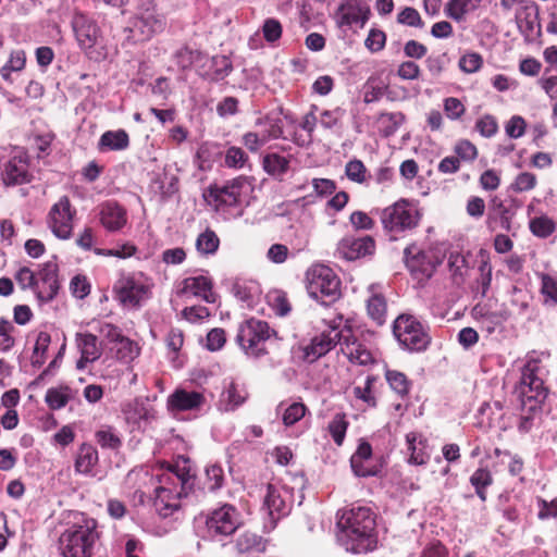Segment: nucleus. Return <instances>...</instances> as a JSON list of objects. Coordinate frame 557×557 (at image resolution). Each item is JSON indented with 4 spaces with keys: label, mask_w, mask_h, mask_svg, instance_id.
I'll return each instance as SVG.
<instances>
[{
    "label": "nucleus",
    "mask_w": 557,
    "mask_h": 557,
    "mask_svg": "<svg viewBox=\"0 0 557 557\" xmlns=\"http://www.w3.org/2000/svg\"><path fill=\"white\" fill-rule=\"evenodd\" d=\"M350 467L357 476H374L377 468L372 465V447L368 442H361L350 458Z\"/></svg>",
    "instance_id": "24"
},
{
    "label": "nucleus",
    "mask_w": 557,
    "mask_h": 557,
    "mask_svg": "<svg viewBox=\"0 0 557 557\" xmlns=\"http://www.w3.org/2000/svg\"><path fill=\"white\" fill-rule=\"evenodd\" d=\"M470 483L474 488H487L493 483V476L487 468L476 469L470 476Z\"/></svg>",
    "instance_id": "59"
},
{
    "label": "nucleus",
    "mask_w": 557,
    "mask_h": 557,
    "mask_svg": "<svg viewBox=\"0 0 557 557\" xmlns=\"http://www.w3.org/2000/svg\"><path fill=\"white\" fill-rule=\"evenodd\" d=\"M219 245L218 235L210 228L200 233L196 239V249L201 256L214 255Z\"/></svg>",
    "instance_id": "36"
},
{
    "label": "nucleus",
    "mask_w": 557,
    "mask_h": 557,
    "mask_svg": "<svg viewBox=\"0 0 557 557\" xmlns=\"http://www.w3.org/2000/svg\"><path fill=\"white\" fill-rule=\"evenodd\" d=\"M98 537L97 521L82 513L74 524L61 534V554L63 557H91Z\"/></svg>",
    "instance_id": "3"
},
{
    "label": "nucleus",
    "mask_w": 557,
    "mask_h": 557,
    "mask_svg": "<svg viewBox=\"0 0 557 557\" xmlns=\"http://www.w3.org/2000/svg\"><path fill=\"white\" fill-rule=\"evenodd\" d=\"M393 332L399 344L409 351L425 350L431 341L424 326L410 314L399 315L394 322Z\"/></svg>",
    "instance_id": "8"
},
{
    "label": "nucleus",
    "mask_w": 557,
    "mask_h": 557,
    "mask_svg": "<svg viewBox=\"0 0 557 557\" xmlns=\"http://www.w3.org/2000/svg\"><path fill=\"white\" fill-rule=\"evenodd\" d=\"M99 220L108 232H119L127 223L126 210L117 202L107 201L99 207Z\"/></svg>",
    "instance_id": "21"
},
{
    "label": "nucleus",
    "mask_w": 557,
    "mask_h": 557,
    "mask_svg": "<svg viewBox=\"0 0 557 557\" xmlns=\"http://www.w3.org/2000/svg\"><path fill=\"white\" fill-rule=\"evenodd\" d=\"M50 343L51 336L47 332L38 333L32 356L33 366L41 367L45 363Z\"/></svg>",
    "instance_id": "42"
},
{
    "label": "nucleus",
    "mask_w": 557,
    "mask_h": 557,
    "mask_svg": "<svg viewBox=\"0 0 557 557\" xmlns=\"http://www.w3.org/2000/svg\"><path fill=\"white\" fill-rule=\"evenodd\" d=\"M246 399V393L238 391L232 382L221 395V401L225 403V410H234Z\"/></svg>",
    "instance_id": "46"
},
{
    "label": "nucleus",
    "mask_w": 557,
    "mask_h": 557,
    "mask_svg": "<svg viewBox=\"0 0 557 557\" xmlns=\"http://www.w3.org/2000/svg\"><path fill=\"white\" fill-rule=\"evenodd\" d=\"M482 57L479 53H467L459 60V67L466 73H474L482 66Z\"/></svg>",
    "instance_id": "62"
},
{
    "label": "nucleus",
    "mask_w": 557,
    "mask_h": 557,
    "mask_svg": "<svg viewBox=\"0 0 557 557\" xmlns=\"http://www.w3.org/2000/svg\"><path fill=\"white\" fill-rule=\"evenodd\" d=\"M341 351L351 361L361 366L372 362L371 352L359 343L349 329V336L342 337Z\"/></svg>",
    "instance_id": "26"
},
{
    "label": "nucleus",
    "mask_w": 557,
    "mask_h": 557,
    "mask_svg": "<svg viewBox=\"0 0 557 557\" xmlns=\"http://www.w3.org/2000/svg\"><path fill=\"white\" fill-rule=\"evenodd\" d=\"M456 157L459 158V161H472L475 159L478 151L475 146L469 140H461L455 146Z\"/></svg>",
    "instance_id": "61"
},
{
    "label": "nucleus",
    "mask_w": 557,
    "mask_h": 557,
    "mask_svg": "<svg viewBox=\"0 0 557 557\" xmlns=\"http://www.w3.org/2000/svg\"><path fill=\"white\" fill-rule=\"evenodd\" d=\"M165 25L164 15L158 11L153 1L148 0L138 7L128 29L135 41H146L163 32Z\"/></svg>",
    "instance_id": "7"
},
{
    "label": "nucleus",
    "mask_w": 557,
    "mask_h": 557,
    "mask_svg": "<svg viewBox=\"0 0 557 557\" xmlns=\"http://www.w3.org/2000/svg\"><path fill=\"white\" fill-rule=\"evenodd\" d=\"M195 483L189 470H171L161 478V485L156 488L153 506L163 518L171 516L180 508V500L187 496Z\"/></svg>",
    "instance_id": "2"
},
{
    "label": "nucleus",
    "mask_w": 557,
    "mask_h": 557,
    "mask_svg": "<svg viewBox=\"0 0 557 557\" xmlns=\"http://www.w3.org/2000/svg\"><path fill=\"white\" fill-rule=\"evenodd\" d=\"M374 240L370 236H346L337 245L336 255L347 261H354L374 251Z\"/></svg>",
    "instance_id": "17"
},
{
    "label": "nucleus",
    "mask_w": 557,
    "mask_h": 557,
    "mask_svg": "<svg viewBox=\"0 0 557 557\" xmlns=\"http://www.w3.org/2000/svg\"><path fill=\"white\" fill-rule=\"evenodd\" d=\"M74 214L75 211L72 210L70 200L65 196L52 206L48 214V225L58 238L67 239L71 237Z\"/></svg>",
    "instance_id": "15"
},
{
    "label": "nucleus",
    "mask_w": 557,
    "mask_h": 557,
    "mask_svg": "<svg viewBox=\"0 0 557 557\" xmlns=\"http://www.w3.org/2000/svg\"><path fill=\"white\" fill-rule=\"evenodd\" d=\"M385 376L391 388L399 396L404 397L409 393L410 382L403 372L387 370Z\"/></svg>",
    "instance_id": "45"
},
{
    "label": "nucleus",
    "mask_w": 557,
    "mask_h": 557,
    "mask_svg": "<svg viewBox=\"0 0 557 557\" xmlns=\"http://www.w3.org/2000/svg\"><path fill=\"white\" fill-rule=\"evenodd\" d=\"M472 314L480 327L488 334L494 333L509 318L507 310L488 311L482 306H475L472 309Z\"/></svg>",
    "instance_id": "27"
},
{
    "label": "nucleus",
    "mask_w": 557,
    "mask_h": 557,
    "mask_svg": "<svg viewBox=\"0 0 557 557\" xmlns=\"http://www.w3.org/2000/svg\"><path fill=\"white\" fill-rule=\"evenodd\" d=\"M72 26L82 49H90L96 46L100 30L94 21L84 14H75Z\"/></svg>",
    "instance_id": "19"
},
{
    "label": "nucleus",
    "mask_w": 557,
    "mask_h": 557,
    "mask_svg": "<svg viewBox=\"0 0 557 557\" xmlns=\"http://www.w3.org/2000/svg\"><path fill=\"white\" fill-rule=\"evenodd\" d=\"M263 169L269 174L284 173L289 171V160L277 153H270L263 159Z\"/></svg>",
    "instance_id": "47"
},
{
    "label": "nucleus",
    "mask_w": 557,
    "mask_h": 557,
    "mask_svg": "<svg viewBox=\"0 0 557 557\" xmlns=\"http://www.w3.org/2000/svg\"><path fill=\"white\" fill-rule=\"evenodd\" d=\"M375 513L368 506L352 505L337 511V540L354 554L368 553L377 544Z\"/></svg>",
    "instance_id": "1"
},
{
    "label": "nucleus",
    "mask_w": 557,
    "mask_h": 557,
    "mask_svg": "<svg viewBox=\"0 0 557 557\" xmlns=\"http://www.w3.org/2000/svg\"><path fill=\"white\" fill-rule=\"evenodd\" d=\"M116 299L125 307H137L148 298L149 286L141 275L123 274L113 286Z\"/></svg>",
    "instance_id": "11"
},
{
    "label": "nucleus",
    "mask_w": 557,
    "mask_h": 557,
    "mask_svg": "<svg viewBox=\"0 0 557 557\" xmlns=\"http://www.w3.org/2000/svg\"><path fill=\"white\" fill-rule=\"evenodd\" d=\"M177 177L176 176H156L151 182V189L154 194L160 195L162 198L170 197L177 191Z\"/></svg>",
    "instance_id": "40"
},
{
    "label": "nucleus",
    "mask_w": 557,
    "mask_h": 557,
    "mask_svg": "<svg viewBox=\"0 0 557 557\" xmlns=\"http://www.w3.org/2000/svg\"><path fill=\"white\" fill-rule=\"evenodd\" d=\"M448 268L455 280H462L467 271L466 258L460 253L451 252L448 257Z\"/></svg>",
    "instance_id": "57"
},
{
    "label": "nucleus",
    "mask_w": 557,
    "mask_h": 557,
    "mask_svg": "<svg viewBox=\"0 0 557 557\" xmlns=\"http://www.w3.org/2000/svg\"><path fill=\"white\" fill-rule=\"evenodd\" d=\"M546 368L537 359H530L522 368L520 395L523 410L535 411L547 397Z\"/></svg>",
    "instance_id": "4"
},
{
    "label": "nucleus",
    "mask_w": 557,
    "mask_h": 557,
    "mask_svg": "<svg viewBox=\"0 0 557 557\" xmlns=\"http://www.w3.org/2000/svg\"><path fill=\"white\" fill-rule=\"evenodd\" d=\"M404 259L407 269L419 282L429 280L438 264L437 258L432 252L423 251L416 245L405 248Z\"/></svg>",
    "instance_id": "13"
},
{
    "label": "nucleus",
    "mask_w": 557,
    "mask_h": 557,
    "mask_svg": "<svg viewBox=\"0 0 557 557\" xmlns=\"http://www.w3.org/2000/svg\"><path fill=\"white\" fill-rule=\"evenodd\" d=\"M555 228L554 222L547 216L534 218L530 221L531 232L541 238L548 237Z\"/></svg>",
    "instance_id": "50"
},
{
    "label": "nucleus",
    "mask_w": 557,
    "mask_h": 557,
    "mask_svg": "<svg viewBox=\"0 0 557 557\" xmlns=\"http://www.w3.org/2000/svg\"><path fill=\"white\" fill-rule=\"evenodd\" d=\"M282 25L278 20L270 17L267 18L262 26V34L268 42H275L282 36Z\"/></svg>",
    "instance_id": "54"
},
{
    "label": "nucleus",
    "mask_w": 557,
    "mask_h": 557,
    "mask_svg": "<svg viewBox=\"0 0 557 557\" xmlns=\"http://www.w3.org/2000/svg\"><path fill=\"white\" fill-rule=\"evenodd\" d=\"M226 342L225 332L223 329H212L207 334V344L206 347L211 351H216L221 349Z\"/></svg>",
    "instance_id": "64"
},
{
    "label": "nucleus",
    "mask_w": 557,
    "mask_h": 557,
    "mask_svg": "<svg viewBox=\"0 0 557 557\" xmlns=\"http://www.w3.org/2000/svg\"><path fill=\"white\" fill-rule=\"evenodd\" d=\"M183 284L184 293H190L209 304L215 301L214 294L212 293V283L208 277L203 275L187 277Z\"/></svg>",
    "instance_id": "28"
},
{
    "label": "nucleus",
    "mask_w": 557,
    "mask_h": 557,
    "mask_svg": "<svg viewBox=\"0 0 557 557\" xmlns=\"http://www.w3.org/2000/svg\"><path fill=\"white\" fill-rule=\"evenodd\" d=\"M370 9L358 0H347L335 12V21L339 27L359 24L364 26L369 18Z\"/></svg>",
    "instance_id": "18"
},
{
    "label": "nucleus",
    "mask_w": 557,
    "mask_h": 557,
    "mask_svg": "<svg viewBox=\"0 0 557 557\" xmlns=\"http://www.w3.org/2000/svg\"><path fill=\"white\" fill-rule=\"evenodd\" d=\"M128 146L129 137L124 129L107 131L99 139L98 150L101 152L120 151L125 150Z\"/></svg>",
    "instance_id": "31"
},
{
    "label": "nucleus",
    "mask_w": 557,
    "mask_h": 557,
    "mask_svg": "<svg viewBox=\"0 0 557 557\" xmlns=\"http://www.w3.org/2000/svg\"><path fill=\"white\" fill-rule=\"evenodd\" d=\"M419 220V211L405 199L386 207L381 212L384 228L392 233L412 230L418 225Z\"/></svg>",
    "instance_id": "9"
},
{
    "label": "nucleus",
    "mask_w": 557,
    "mask_h": 557,
    "mask_svg": "<svg viewBox=\"0 0 557 557\" xmlns=\"http://www.w3.org/2000/svg\"><path fill=\"white\" fill-rule=\"evenodd\" d=\"M293 505V490L278 484H268L264 496L263 509L270 517L271 528L277 520L289 513Z\"/></svg>",
    "instance_id": "12"
},
{
    "label": "nucleus",
    "mask_w": 557,
    "mask_h": 557,
    "mask_svg": "<svg viewBox=\"0 0 557 557\" xmlns=\"http://www.w3.org/2000/svg\"><path fill=\"white\" fill-rule=\"evenodd\" d=\"M97 443L107 449H119L122 445V440L111 426H103L95 433Z\"/></svg>",
    "instance_id": "41"
},
{
    "label": "nucleus",
    "mask_w": 557,
    "mask_h": 557,
    "mask_svg": "<svg viewBox=\"0 0 557 557\" xmlns=\"http://www.w3.org/2000/svg\"><path fill=\"white\" fill-rule=\"evenodd\" d=\"M38 286L36 288V296L39 301L48 302L52 300L58 290V264L55 261L50 260L44 263L36 274Z\"/></svg>",
    "instance_id": "16"
},
{
    "label": "nucleus",
    "mask_w": 557,
    "mask_h": 557,
    "mask_svg": "<svg viewBox=\"0 0 557 557\" xmlns=\"http://www.w3.org/2000/svg\"><path fill=\"white\" fill-rule=\"evenodd\" d=\"M207 484L210 491H216L223 485L224 472L221 466L211 465L206 468Z\"/></svg>",
    "instance_id": "55"
},
{
    "label": "nucleus",
    "mask_w": 557,
    "mask_h": 557,
    "mask_svg": "<svg viewBox=\"0 0 557 557\" xmlns=\"http://www.w3.org/2000/svg\"><path fill=\"white\" fill-rule=\"evenodd\" d=\"M205 404V396L195 391L176 389L168 397L169 411H189L199 409Z\"/></svg>",
    "instance_id": "23"
},
{
    "label": "nucleus",
    "mask_w": 557,
    "mask_h": 557,
    "mask_svg": "<svg viewBox=\"0 0 557 557\" xmlns=\"http://www.w3.org/2000/svg\"><path fill=\"white\" fill-rule=\"evenodd\" d=\"M308 295L322 305H330L341 296V281L334 271L324 264H313L306 273Z\"/></svg>",
    "instance_id": "5"
},
{
    "label": "nucleus",
    "mask_w": 557,
    "mask_h": 557,
    "mask_svg": "<svg viewBox=\"0 0 557 557\" xmlns=\"http://www.w3.org/2000/svg\"><path fill=\"white\" fill-rule=\"evenodd\" d=\"M99 461L98 451L91 444L84 443L79 446L76 459L75 470L85 475H95L94 468Z\"/></svg>",
    "instance_id": "29"
},
{
    "label": "nucleus",
    "mask_w": 557,
    "mask_h": 557,
    "mask_svg": "<svg viewBox=\"0 0 557 557\" xmlns=\"http://www.w3.org/2000/svg\"><path fill=\"white\" fill-rule=\"evenodd\" d=\"M397 22L399 24L410 26V27H419L422 28L424 23L420 16V13L411 7L405 8L397 15Z\"/></svg>",
    "instance_id": "52"
},
{
    "label": "nucleus",
    "mask_w": 557,
    "mask_h": 557,
    "mask_svg": "<svg viewBox=\"0 0 557 557\" xmlns=\"http://www.w3.org/2000/svg\"><path fill=\"white\" fill-rule=\"evenodd\" d=\"M122 412L125 421L135 428H140L141 423H147L154 418L153 408L143 397L125 403L122 406Z\"/></svg>",
    "instance_id": "20"
},
{
    "label": "nucleus",
    "mask_w": 557,
    "mask_h": 557,
    "mask_svg": "<svg viewBox=\"0 0 557 557\" xmlns=\"http://www.w3.org/2000/svg\"><path fill=\"white\" fill-rule=\"evenodd\" d=\"M248 157L246 152L239 147H230L225 153V163L228 168L240 170L244 168Z\"/></svg>",
    "instance_id": "51"
},
{
    "label": "nucleus",
    "mask_w": 557,
    "mask_h": 557,
    "mask_svg": "<svg viewBox=\"0 0 557 557\" xmlns=\"http://www.w3.org/2000/svg\"><path fill=\"white\" fill-rule=\"evenodd\" d=\"M72 398L71 389L66 386L58 388H49L46 393L45 400L50 409L59 410L66 406Z\"/></svg>",
    "instance_id": "37"
},
{
    "label": "nucleus",
    "mask_w": 557,
    "mask_h": 557,
    "mask_svg": "<svg viewBox=\"0 0 557 557\" xmlns=\"http://www.w3.org/2000/svg\"><path fill=\"white\" fill-rule=\"evenodd\" d=\"M404 122L405 115L401 112L384 113L380 117L382 132L386 137L393 135Z\"/></svg>",
    "instance_id": "48"
},
{
    "label": "nucleus",
    "mask_w": 557,
    "mask_h": 557,
    "mask_svg": "<svg viewBox=\"0 0 557 557\" xmlns=\"http://www.w3.org/2000/svg\"><path fill=\"white\" fill-rule=\"evenodd\" d=\"M294 357L298 358L299 360L312 363L317 361L319 358H321V354H319V350L315 346V344L310 341L309 344L305 346H299L296 350H294Z\"/></svg>",
    "instance_id": "58"
},
{
    "label": "nucleus",
    "mask_w": 557,
    "mask_h": 557,
    "mask_svg": "<svg viewBox=\"0 0 557 557\" xmlns=\"http://www.w3.org/2000/svg\"><path fill=\"white\" fill-rule=\"evenodd\" d=\"M515 215V210L511 206H506L500 199L497 197L493 198L490 206V220L495 221L498 225L507 231L511 232L513 230L512 226V218Z\"/></svg>",
    "instance_id": "32"
},
{
    "label": "nucleus",
    "mask_w": 557,
    "mask_h": 557,
    "mask_svg": "<svg viewBox=\"0 0 557 557\" xmlns=\"http://www.w3.org/2000/svg\"><path fill=\"white\" fill-rule=\"evenodd\" d=\"M306 410V406L297 401L292 403L288 406H285L284 403H281L276 408V411L282 413V420L286 426H290L297 423L301 418L305 417Z\"/></svg>",
    "instance_id": "35"
},
{
    "label": "nucleus",
    "mask_w": 557,
    "mask_h": 557,
    "mask_svg": "<svg viewBox=\"0 0 557 557\" xmlns=\"http://www.w3.org/2000/svg\"><path fill=\"white\" fill-rule=\"evenodd\" d=\"M76 346L81 352V358L76 362V368L83 370L87 363L94 362L101 357V347L98 338L91 333H76Z\"/></svg>",
    "instance_id": "22"
},
{
    "label": "nucleus",
    "mask_w": 557,
    "mask_h": 557,
    "mask_svg": "<svg viewBox=\"0 0 557 557\" xmlns=\"http://www.w3.org/2000/svg\"><path fill=\"white\" fill-rule=\"evenodd\" d=\"M210 63H211L210 69L212 72L208 73V75L211 79H214V81L223 79L231 73V71L233 69L232 62L225 55L212 57L210 60Z\"/></svg>",
    "instance_id": "44"
},
{
    "label": "nucleus",
    "mask_w": 557,
    "mask_h": 557,
    "mask_svg": "<svg viewBox=\"0 0 557 557\" xmlns=\"http://www.w3.org/2000/svg\"><path fill=\"white\" fill-rule=\"evenodd\" d=\"M407 451L409 454L408 462L416 466L425 465L430 459V449L428 441L417 432H410L406 435Z\"/></svg>",
    "instance_id": "25"
},
{
    "label": "nucleus",
    "mask_w": 557,
    "mask_h": 557,
    "mask_svg": "<svg viewBox=\"0 0 557 557\" xmlns=\"http://www.w3.org/2000/svg\"><path fill=\"white\" fill-rule=\"evenodd\" d=\"M269 141V136L265 133L248 132L243 135L242 143L251 152L258 151L262 146Z\"/></svg>",
    "instance_id": "53"
},
{
    "label": "nucleus",
    "mask_w": 557,
    "mask_h": 557,
    "mask_svg": "<svg viewBox=\"0 0 557 557\" xmlns=\"http://www.w3.org/2000/svg\"><path fill=\"white\" fill-rule=\"evenodd\" d=\"M15 280L22 289L32 288L36 293L38 280L30 269L21 268L15 274Z\"/></svg>",
    "instance_id": "56"
},
{
    "label": "nucleus",
    "mask_w": 557,
    "mask_h": 557,
    "mask_svg": "<svg viewBox=\"0 0 557 557\" xmlns=\"http://www.w3.org/2000/svg\"><path fill=\"white\" fill-rule=\"evenodd\" d=\"M251 190V182L246 176H236L223 186H211L209 195L220 205L235 206L245 201Z\"/></svg>",
    "instance_id": "14"
},
{
    "label": "nucleus",
    "mask_w": 557,
    "mask_h": 557,
    "mask_svg": "<svg viewBox=\"0 0 557 557\" xmlns=\"http://www.w3.org/2000/svg\"><path fill=\"white\" fill-rule=\"evenodd\" d=\"M386 41L385 33L380 29H371L366 38L364 45L371 52L381 51Z\"/></svg>",
    "instance_id": "60"
},
{
    "label": "nucleus",
    "mask_w": 557,
    "mask_h": 557,
    "mask_svg": "<svg viewBox=\"0 0 557 557\" xmlns=\"http://www.w3.org/2000/svg\"><path fill=\"white\" fill-rule=\"evenodd\" d=\"M4 166V174H27L29 170L27 152L21 147L12 148Z\"/></svg>",
    "instance_id": "33"
},
{
    "label": "nucleus",
    "mask_w": 557,
    "mask_h": 557,
    "mask_svg": "<svg viewBox=\"0 0 557 557\" xmlns=\"http://www.w3.org/2000/svg\"><path fill=\"white\" fill-rule=\"evenodd\" d=\"M274 333L265 321L252 318L239 325L236 342L247 356L258 358L267 354L264 344Z\"/></svg>",
    "instance_id": "6"
},
{
    "label": "nucleus",
    "mask_w": 557,
    "mask_h": 557,
    "mask_svg": "<svg viewBox=\"0 0 557 557\" xmlns=\"http://www.w3.org/2000/svg\"><path fill=\"white\" fill-rule=\"evenodd\" d=\"M239 525V512L230 504L214 509L206 520L208 535L213 540L233 534Z\"/></svg>",
    "instance_id": "10"
},
{
    "label": "nucleus",
    "mask_w": 557,
    "mask_h": 557,
    "mask_svg": "<svg viewBox=\"0 0 557 557\" xmlns=\"http://www.w3.org/2000/svg\"><path fill=\"white\" fill-rule=\"evenodd\" d=\"M480 2L481 0H449L445 5V14L460 22L468 13L474 11Z\"/></svg>",
    "instance_id": "34"
},
{
    "label": "nucleus",
    "mask_w": 557,
    "mask_h": 557,
    "mask_svg": "<svg viewBox=\"0 0 557 557\" xmlns=\"http://www.w3.org/2000/svg\"><path fill=\"white\" fill-rule=\"evenodd\" d=\"M202 54L198 50H191L187 47L178 49L174 54L177 66L185 70L190 67L195 62L199 61Z\"/></svg>",
    "instance_id": "49"
},
{
    "label": "nucleus",
    "mask_w": 557,
    "mask_h": 557,
    "mask_svg": "<svg viewBox=\"0 0 557 557\" xmlns=\"http://www.w3.org/2000/svg\"><path fill=\"white\" fill-rule=\"evenodd\" d=\"M542 294L545 300L557 305V281L547 274L542 275Z\"/></svg>",
    "instance_id": "63"
},
{
    "label": "nucleus",
    "mask_w": 557,
    "mask_h": 557,
    "mask_svg": "<svg viewBox=\"0 0 557 557\" xmlns=\"http://www.w3.org/2000/svg\"><path fill=\"white\" fill-rule=\"evenodd\" d=\"M343 336L346 338L349 336V327H332L329 331L322 332L320 335L314 336L311 341L315 344L319 354L324 356L337 345L341 347Z\"/></svg>",
    "instance_id": "30"
},
{
    "label": "nucleus",
    "mask_w": 557,
    "mask_h": 557,
    "mask_svg": "<svg viewBox=\"0 0 557 557\" xmlns=\"http://www.w3.org/2000/svg\"><path fill=\"white\" fill-rule=\"evenodd\" d=\"M349 422L345 413H336L329 422L327 430L337 446L344 443Z\"/></svg>",
    "instance_id": "39"
},
{
    "label": "nucleus",
    "mask_w": 557,
    "mask_h": 557,
    "mask_svg": "<svg viewBox=\"0 0 557 557\" xmlns=\"http://www.w3.org/2000/svg\"><path fill=\"white\" fill-rule=\"evenodd\" d=\"M115 344L116 357L123 362H129L139 355L138 345L123 335Z\"/></svg>",
    "instance_id": "43"
},
{
    "label": "nucleus",
    "mask_w": 557,
    "mask_h": 557,
    "mask_svg": "<svg viewBox=\"0 0 557 557\" xmlns=\"http://www.w3.org/2000/svg\"><path fill=\"white\" fill-rule=\"evenodd\" d=\"M367 309L371 319L379 325H382L385 322L386 301L382 295L373 292L367 301Z\"/></svg>",
    "instance_id": "38"
}]
</instances>
